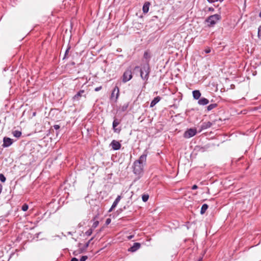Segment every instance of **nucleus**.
I'll use <instances>...</instances> for the list:
<instances>
[{
  "label": "nucleus",
  "mask_w": 261,
  "mask_h": 261,
  "mask_svg": "<svg viewBox=\"0 0 261 261\" xmlns=\"http://www.w3.org/2000/svg\"><path fill=\"white\" fill-rule=\"evenodd\" d=\"M146 154H142L139 160L134 163L133 171L136 175H140L143 172L144 165L146 161Z\"/></svg>",
  "instance_id": "1"
},
{
  "label": "nucleus",
  "mask_w": 261,
  "mask_h": 261,
  "mask_svg": "<svg viewBox=\"0 0 261 261\" xmlns=\"http://www.w3.org/2000/svg\"><path fill=\"white\" fill-rule=\"evenodd\" d=\"M221 18V17L219 14H214L209 16L206 21L208 23V25L213 27L216 24Z\"/></svg>",
  "instance_id": "2"
},
{
  "label": "nucleus",
  "mask_w": 261,
  "mask_h": 261,
  "mask_svg": "<svg viewBox=\"0 0 261 261\" xmlns=\"http://www.w3.org/2000/svg\"><path fill=\"white\" fill-rule=\"evenodd\" d=\"M87 96V93L84 90H80L77 93L74 95L72 98L73 102L79 101L82 97L86 98Z\"/></svg>",
  "instance_id": "3"
},
{
  "label": "nucleus",
  "mask_w": 261,
  "mask_h": 261,
  "mask_svg": "<svg viewBox=\"0 0 261 261\" xmlns=\"http://www.w3.org/2000/svg\"><path fill=\"white\" fill-rule=\"evenodd\" d=\"M119 96V90L117 86H115L112 91L111 95V99L115 101H116Z\"/></svg>",
  "instance_id": "4"
},
{
  "label": "nucleus",
  "mask_w": 261,
  "mask_h": 261,
  "mask_svg": "<svg viewBox=\"0 0 261 261\" xmlns=\"http://www.w3.org/2000/svg\"><path fill=\"white\" fill-rule=\"evenodd\" d=\"M132 78V71L130 69H127L123 73V81L126 82Z\"/></svg>",
  "instance_id": "5"
},
{
  "label": "nucleus",
  "mask_w": 261,
  "mask_h": 261,
  "mask_svg": "<svg viewBox=\"0 0 261 261\" xmlns=\"http://www.w3.org/2000/svg\"><path fill=\"white\" fill-rule=\"evenodd\" d=\"M196 134V129L193 128H190L185 132L184 136L186 138H190L195 136Z\"/></svg>",
  "instance_id": "6"
},
{
  "label": "nucleus",
  "mask_w": 261,
  "mask_h": 261,
  "mask_svg": "<svg viewBox=\"0 0 261 261\" xmlns=\"http://www.w3.org/2000/svg\"><path fill=\"white\" fill-rule=\"evenodd\" d=\"M110 146L112 147V149L114 150H119L121 147V144L117 141L113 140Z\"/></svg>",
  "instance_id": "7"
},
{
  "label": "nucleus",
  "mask_w": 261,
  "mask_h": 261,
  "mask_svg": "<svg viewBox=\"0 0 261 261\" xmlns=\"http://www.w3.org/2000/svg\"><path fill=\"white\" fill-rule=\"evenodd\" d=\"M120 124V121L116 118H115L113 122V128L114 132L119 133L120 130V128H117L116 127Z\"/></svg>",
  "instance_id": "8"
},
{
  "label": "nucleus",
  "mask_w": 261,
  "mask_h": 261,
  "mask_svg": "<svg viewBox=\"0 0 261 261\" xmlns=\"http://www.w3.org/2000/svg\"><path fill=\"white\" fill-rule=\"evenodd\" d=\"M13 143L12 139L8 137H4L3 139V144L2 146L4 147H8L10 146Z\"/></svg>",
  "instance_id": "9"
},
{
  "label": "nucleus",
  "mask_w": 261,
  "mask_h": 261,
  "mask_svg": "<svg viewBox=\"0 0 261 261\" xmlns=\"http://www.w3.org/2000/svg\"><path fill=\"white\" fill-rule=\"evenodd\" d=\"M141 247V244L139 243H135L133 245L130 247L128 251L129 252H134L138 250Z\"/></svg>",
  "instance_id": "10"
},
{
  "label": "nucleus",
  "mask_w": 261,
  "mask_h": 261,
  "mask_svg": "<svg viewBox=\"0 0 261 261\" xmlns=\"http://www.w3.org/2000/svg\"><path fill=\"white\" fill-rule=\"evenodd\" d=\"M121 199V196L118 195L114 201L111 207L110 208L109 212H111L116 207L118 203L119 202Z\"/></svg>",
  "instance_id": "11"
},
{
  "label": "nucleus",
  "mask_w": 261,
  "mask_h": 261,
  "mask_svg": "<svg viewBox=\"0 0 261 261\" xmlns=\"http://www.w3.org/2000/svg\"><path fill=\"white\" fill-rule=\"evenodd\" d=\"M209 103V100L204 98V97H202L200 99H199V100L198 101V103L199 105H201V106H205V105H207L208 103Z\"/></svg>",
  "instance_id": "12"
},
{
  "label": "nucleus",
  "mask_w": 261,
  "mask_h": 261,
  "mask_svg": "<svg viewBox=\"0 0 261 261\" xmlns=\"http://www.w3.org/2000/svg\"><path fill=\"white\" fill-rule=\"evenodd\" d=\"M212 125V123L210 122V121H208V122H203L202 125H201V130H202V129H207L209 127H210Z\"/></svg>",
  "instance_id": "13"
},
{
  "label": "nucleus",
  "mask_w": 261,
  "mask_h": 261,
  "mask_svg": "<svg viewBox=\"0 0 261 261\" xmlns=\"http://www.w3.org/2000/svg\"><path fill=\"white\" fill-rule=\"evenodd\" d=\"M192 94L194 98L195 99H199L201 96V93L199 90H194Z\"/></svg>",
  "instance_id": "14"
},
{
  "label": "nucleus",
  "mask_w": 261,
  "mask_h": 261,
  "mask_svg": "<svg viewBox=\"0 0 261 261\" xmlns=\"http://www.w3.org/2000/svg\"><path fill=\"white\" fill-rule=\"evenodd\" d=\"M161 97L160 96H156V97H155L151 102V103H150V107H154L158 102L160 101V100H161Z\"/></svg>",
  "instance_id": "15"
},
{
  "label": "nucleus",
  "mask_w": 261,
  "mask_h": 261,
  "mask_svg": "<svg viewBox=\"0 0 261 261\" xmlns=\"http://www.w3.org/2000/svg\"><path fill=\"white\" fill-rule=\"evenodd\" d=\"M140 75L142 79L145 80L147 77V71L145 69L144 71H143L142 69H141Z\"/></svg>",
  "instance_id": "16"
},
{
  "label": "nucleus",
  "mask_w": 261,
  "mask_h": 261,
  "mask_svg": "<svg viewBox=\"0 0 261 261\" xmlns=\"http://www.w3.org/2000/svg\"><path fill=\"white\" fill-rule=\"evenodd\" d=\"M128 107V103H124L123 106H122L120 108V111L122 112H125L127 109Z\"/></svg>",
  "instance_id": "17"
},
{
  "label": "nucleus",
  "mask_w": 261,
  "mask_h": 261,
  "mask_svg": "<svg viewBox=\"0 0 261 261\" xmlns=\"http://www.w3.org/2000/svg\"><path fill=\"white\" fill-rule=\"evenodd\" d=\"M207 208H208L207 204H203L201 207V208L200 213L201 214H203L205 212V211H206Z\"/></svg>",
  "instance_id": "18"
},
{
  "label": "nucleus",
  "mask_w": 261,
  "mask_h": 261,
  "mask_svg": "<svg viewBox=\"0 0 261 261\" xmlns=\"http://www.w3.org/2000/svg\"><path fill=\"white\" fill-rule=\"evenodd\" d=\"M13 135L16 138H19L21 135V132L19 130H14L13 132Z\"/></svg>",
  "instance_id": "19"
},
{
  "label": "nucleus",
  "mask_w": 261,
  "mask_h": 261,
  "mask_svg": "<svg viewBox=\"0 0 261 261\" xmlns=\"http://www.w3.org/2000/svg\"><path fill=\"white\" fill-rule=\"evenodd\" d=\"M217 105L216 103H212V104H211L209 106H208L207 107V111H211L212 110H213V109L215 108L216 107H217Z\"/></svg>",
  "instance_id": "20"
},
{
  "label": "nucleus",
  "mask_w": 261,
  "mask_h": 261,
  "mask_svg": "<svg viewBox=\"0 0 261 261\" xmlns=\"http://www.w3.org/2000/svg\"><path fill=\"white\" fill-rule=\"evenodd\" d=\"M70 48V47L69 46L68 47V48L66 49V51H65V55H64V57L63 58V59H67L68 58V53H69V49Z\"/></svg>",
  "instance_id": "21"
},
{
  "label": "nucleus",
  "mask_w": 261,
  "mask_h": 261,
  "mask_svg": "<svg viewBox=\"0 0 261 261\" xmlns=\"http://www.w3.org/2000/svg\"><path fill=\"white\" fill-rule=\"evenodd\" d=\"M94 239V237H92L90 240H89L85 245L84 246L83 249H86L87 248L92 240H93Z\"/></svg>",
  "instance_id": "22"
},
{
  "label": "nucleus",
  "mask_w": 261,
  "mask_h": 261,
  "mask_svg": "<svg viewBox=\"0 0 261 261\" xmlns=\"http://www.w3.org/2000/svg\"><path fill=\"white\" fill-rule=\"evenodd\" d=\"M28 208H29V206L26 203H24L22 205V207H21V210L25 212V211H27L28 210Z\"/></svg>",
  "instance_id": "23"
},
{
  "label": "nucleus",
  "mask_w": 261,
  "mask_h": 261,
  "mask_svg": "<svg viewBox=\"0 0 261 261\" xmlns=\"http://www.w3.org/2000/svg\"><path fill=\"white\" fill-rule=\"evenodd\" d=\"M93 229L92 228H90L89 229H88L86 232H85V234L87 236H90L92 234V232H93Z\"/></svg>",
  "instance_id": "24"
},
{
  "label": "nucleus",
  "mask_w": 261,
  "mask_h": 261,
  "mask_svg": "<svg viewBox=\"0 0 261 261\" xmlns=\"http://www.w3.org/2000/svg\"><path fill=\"white\" fill-rule=\"evenodd\" d=\"M0 180L3 182H5L6 180V178L3 174H0Z\"/></svg>",
  "instance_id": "25"
},
{
  "label": "nucleus",
  "mask_w": 261,
  "mask_h": 261,
  "mask_svg": "<svg viewBox=\"0 0 261 261\" xmlns=\"http://www.w3.org/2000/svg\"><path fill=\"white\" fill-rule=\"evenodd\" d=\"M98 224H99V222L98 221H96L94 222L92 224L91 228H92L93 229H95V228H96L97 227V226L98 225Z\"/></svg>",
  "instance_id": "26"
},
{
  "label": "nucleus",
  "mask_w": 261,
  "mask_h": 261,
  "mask_svg": "<svg viewBox=\"0 0 261 261\" xmlns=\"http://www.w3.org/2000/svg\"><path fill=\"white\" fill-rule=\"evenodd\" d=\"M143 11L144 13H147V2H145L143 5Z\"/></svg>",
  "instance_id": "27"
},
{
  "label": "nucleus",
  "mask_w": 261,
  "mask_h": 261,
  "mask_svg": "<svg viewBox=\"0 0 261 261\" xmlns=\"http://www.w3.org/2000/svg\"><path fill=\"white\" fill-rule=\"evenodd\" d=\"M87 258H88L87 256H86V255H84V256H82L80 258V261H85Z\"/></svg>",
  "instance_id": "28"
},
{
  "label": "nucleus",
  "mask_w": 261,
  "mask_h": 261,
  "mask_svg": "<svg viewBox=\"0 0 261 261\" xmlns=\"http://www.w3.org/2000/svg\"><path fill=\"white\" fill-rule=\"evenodd\" d=\"M142 200L144 202L147 201V194H143L142 195Z\"/></svg>",
  "instance_id": "29"
},
{
  "label": "nucleus",
  "mask_w": 261,
  "mask_h": 261,
  "mask_svg": "<svg viewBox=\"0 0 261 261\" xmlns=\"http://www.w3.org/2000/svg\"><path fill=\"white\" fill-rule=\"evenodd\" d=\"M258 36L259 37H261V25L259 27L258 29Z\"/></svg>",
  "instance_id": "30"
},
{
  "label": "nucleus",
  "mask_w": 261,
  "mask_h": 261,
  "mask_svg": "<svg viewBox=\"0 0 261 261\" xmlns=\"http://www.w3.org/2000/svg\"><path fill=\"white\" fill-rule=\"evenodd\" d=\"M54 127V128L56 130H58L60 128V125H58V124H55L53 126Z\"/></svg>",
  "instance_id": "31"
},
{
  "label": "nucleus",
  "mask_w": 261,
  "mask_h": 261,
  "mask_svg": "<svg viewBox=\"0 0 261 261\" xmlns=\"http://www.w3.org/2000/svg\"><path fill=\"white\" fill-rule=\"evenodd\" d=\"M211 50L210 48H209V47H207V48H206L204 50V52L206 54L210 53L211 52Z\"/></svg>",
  "instance_id": "32"
},
{
  "label": "nucleus",
  "mask_w": 261,
  "mask_h": 261,
  "mask_svg": "<svg viewBox=\"0 0 261 261\" xmlns=\"http://www.w3.org/2000/svg\"><path fill=\"white\" fill-rule=\"evenodd\" d=\"M111 220L110 218H108L106 221V224L107 225L111 223Z\"/></svg>",
  "instance_id": "33"
},
{
  "label": "nucleus",
  "mask_w": 261,
  "mask_h": 261,
  "mask_svg": "<svg viewBox=\"0 0 261 261\" xmlns=\"http://www.w3.org/2000/svg\"><path fill=\"white\" fill-rule=\"evenodd\" d=\"M209 3H214L215 2L220 1L222 2L223 0H207Z\"/></svg>",
  "instance_id": "34"
},
{
  "label": "nucleus",
  "mask_w": 261,
  "mask_h": 261,
  "mask_svg": "<svg viewBox=\"0 0 261 261\" xmlns=\"http://www.w3.org/2000/svg\"><path fill=\"white\" fill-rule=\"evenodd\" d=\"M101 88H102L101 86H99V87H96L95 89V91H99V90H100L101 89Z\"/></svg>",
  "instance_id": "35"
},
{
  "label": "nucleus",
  "mask_w": 261,
  "mask_h": 261,
  "mask_svg": "<svg viewBox=\"0 0 261 261\" xmlns=\"http://www.w3.org/2000/svg\"><path fill=\"white\" fill-rule=\"evenodd\" d=\"M127 238L128 240H131L132 239H133L134 238V236L130 235V236H128Z\"/></svg>",
  "instance_id": "36"
},
{
  "label": "nucleus",
  "mask_w": 261,
  "mask_h": 261,
  "mask_svg": "<svg viewBox=\"0 0 261 261\" xmlns=\"http://www.w3.org/2000/svg\"><path fill=\"white\" fill-rule=\"evenodd\" d=\"M197 188H198V187L196 185H194L193 186L192 189L195 190V189H197Z\"/></svg>",
  "instance_id": "37"
},
{
  "label": "nucleus",
  "mask_w": 261,
  "mask_h": 261,
  "mask_svg": "<svg viewBox=\"0 0 261 261\" xmlns=\"http://www.w3.org/2000/svg\"><path fill=\"white\" fill-rule=\"evenodd\" d=\"M70 261H78V259L76 257H73Z\"/></svg>",
  "instance_id": "38"
},
{
  "label": "nucleus",
  "mask_w": 261,
  "mask_h": 261,
  "mask_svg": "<svg viewBox=\"0 0 261 261\" xmlns=\"http://www.w3.org/2000/svg\"><path fill=\"white\" fill-rule=\"evenodd\" d=\"M144 58L147 59V51H145L144 53Z\"/></svg>",
  "instance_id": "39"
},
{
  "label": "nucleus",
  "mask_w": 261,
  "mask_h": 261,
  "mask_svg": "<svg viewBox=\"0 0 261 261\" xmlns=\"http://www.w3.org/2000/svg\"><path fill=\"white\" fill-rule=\"evenodd\" d=\"M214 8H209V10H210V11H214Z\"/></svg>",
  "instance_id": "40"
},
{
  "label": "nucleus",
  "mask_w": 261,
  "mask_h": 261,
  "mask_svg": "<svg viewBox=\"0 0 261 261\" xmlns=\"http://www.w3.org/2000/svg\"><path fill=\"white\" fill-rule=\"evenodd\" d=\"M147 5H148V10H149V3L148 2L147 3Z\"/></svg>",
  "instance_id": "41"
},
{
  "label": "nucleus",
  "mask_w": 261,
  "mask_h": 261,
  "mask_svg": "<svg viewBox=\"0 0 261 261\" xmlns=\"http://www.w3.org/2000/svg\"><path fill=\"white\" fill-rule=\"evenodd\" d=\"M259 16L261 18V12L259 14Z\"/></svg>",
  "instance_id": "42"
},
{
  "label": "nucleus",
  "mask_w": 261,
  "mask_h": 261,
  "mask_svg": "<svg viewBox=\"0 0 261 261\" xmlns=\"http://www.w3.org/2000/svg\"><path fill=\"white\" fill-rule=\"evenodd\" d=\"M68 234H71L72 233H71V232H68Z\"/></svg>",
  "instance_id": "43"
},
{
  "label": "nucleus",
  "mask_w": 261,
  "mask_h": 261,
  "mask_svg": "<svg viewBox=\"0 0 261 261\" xmlns=\"http://www.w3.org/2000/svg\"><path fill=\"white\" fill-rule=\"evenodd\" d=\"M201 259H202V258L199 259L198 260V261H201Z\"/></svg>",
  "instance_id": "44"
}]
</instances>
